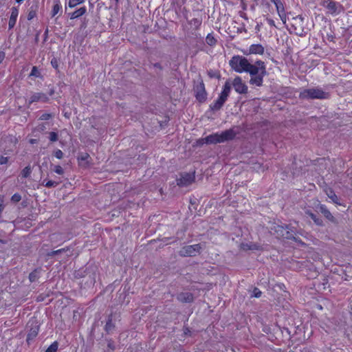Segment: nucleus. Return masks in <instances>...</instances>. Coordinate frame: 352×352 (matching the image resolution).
Masks as SVG:
<instances>
[{
    "label": "nucleus",
    "mask_w": 352,
    "mask_h": 352,
    "mask_svg": "<svg viewBox=\"0 0 352 352\" xmlns=\"http://www.w3.org/2000/svg\"><path fill=\"white\" fill-rule=\"evenodd\" d=\"M35 141H36L35 140L32 139V140H30V142L31 144H34L35 142Z\"/></svg>",
    "instance_id": "obj_58"
},
{
    "label": "nucleus",
    "mask_w": 352,
    "mask_h": 352,
    "mask_svg": "<svg viewBox=\"0 0 352 352\" xmlns=\"http://www.w3.org/2000/svg\"><path fill=\"white\" fill-rule=\"evenodd\" d=\"M261 294H262L261 292L258 289H257V288L254 289V294L256 298H259L261 296Z\"/></svg>",
    "instance_id": "obj_48"
},
{
    "label": "nucleus",
    "mask_w": 352,
    "mask_h": 352,
    "mask_svg": "<svg viewBox=\"0 0 352 352\" xmlns=\"http://www.w3.org/2000/svg\"><path fill=\"white\" fill-rule=\"evenodd\" d=\"M85 2V0H69L68 6L70 8L76 7L77 6L82 4Z\"/></svg>",
    "instance_id": "obj_29"
},
{
    "label": "nucleus",
    "mask_w": 352,
    "mask_h": 352,
    "mask_svg": "<svg viewBox=\"0 0 352 352\" xmlns=\"http://www.w3.org/2000/svg\"><path fill=\"white\" fill-rule=\"evenodd\" d=\"M204 140L208 144H216L218 143H221L219 133H212L206 136Z\"/></svg>",
    "instance_id": "obj_14"
},
{
    "label": "nucleus",
    "mask_w": 352,
    "mask_h": 352,
    "mask_svg": "<svg viewBox=\"0 0 352 352\" xmlns=\"http://www.w3.org/2000/svg\"><path fill=\"white\" fill-rule=\"evenodd\" d=\"M230 91L231 86L230 82H226L218 98L210 105V109L213 111L220 110L228 100Z\"/></svg>",
    "instance_id": "obj_3"
},
{
    "label": "nucleus",
    "mask_w": 352,
    "mask_h": 352,
    "mask_svg": "<svg viewBox=\"0 0 352 352\" xmlns=\"http://www.w3.org/2000/svg\"><path fill=\"white\" fill-rule=\"evenodd\" d=\"M58 349V342L57 341H54L47 347L45 352H57Z\"/></svg>",
    "instance_id": "obj_27"
},
{
    "label": "nucleus",
    "mask_w": 352,
    "mask_h": 352,
    "mask_svg": "<svg viewBox=\"0 0 352 352\" xmlns=\"http://www.w3.org/2000/svg\"><path fill=\"white\" fill-rule=\"evenodd\" d=\"M89 157V155L87 153L82 154L80 157H78V160L85 161Z\"/></svg>",
    "instance_id": "obj_46"
},
{
    "label": "nucleus",
    "mask_w": 352,
    "mask_h": 352,
    "mask_svg": "<svg viewBox=\"0 0 352 352\" xmlns=\"http://www.w3.org/2000/svg\"><path fill=\"white\" fill-rule=\"evenodd\" d=\"M38 330H39L38 327H36L35 328H32L30 329V331H29V333H28L27 340L29 341L30 340H33L34 338H35L38 333Z\"/></svg>",
    "instance_id": "obj_24"
},
{
    "label": "nucleus",
    "mask_w": 352,
    "mask_h": 352,
    "mask_svg": "<svg viewBox=\"0 0 352 352\" xmlns=\"http://www.w3.org/2000/svg\"><path fill=\"white\" fill-rule=\"evenodd\" d=\"M270 1L272 2L276 7L283 4L281 0H270Z\"/></svg>",
    "instance_id": "obj_49"
},
{
    "label": "nucleus",
    "mask_w": 352,
    "mask_h": 352,
    "mask_svg": "<svg viewBox=\"0 0 352 352\" xmlns=\"http://www.w3.org/2000/svg\"><path fill=\"white\" fill-rule=\"evenodd\" d=\"M114 327L113 324L112 323V317L111 316H109L108 320L106 322L104 329L106 331H109Z\"/></svg>",
    "instance_id": "obj_31"
},
{
    "label": "nucleus",
    "mask_w": 352,
    "mask_h": 352,
    "mask_svg": "<svg viewBox=\"0 0 352 352\" xmlns=\"http://www.w3.org/2000/svg\"><path fill=\"white\" fill-rule=\"evenodd\" d=\"M35 12L34 11H30L28 14V19L31 20L35 16Z\"/></svg>",
    "instance_id": "obj_50"
},
{
    "label": "nucleus",
    "mask_w": 352,
    "mask_h": 352,
    "mask_svg": "<svg viewBox=\"0 0 352 352\" xmlns=\"http://www.w3.org/2000/svg\"><path fill=\"white\" fill-rule=\"evenodd\" d=\"M176 182L179 187H186L191 185L195 182V170L190 173H181Z\"/></svg>",
    "instance_id": "obj_6"
},
{
    "label": "nucleus",
    "mask_w": 352,
    "mask_h": 352,
    "mask_svg": "<svg viewBox=\"0 0 352 352\" xmlns=\"http://www.w3.org/2000/svg\"><path fill=\"white\" fill-rule=\"evenodd\" d=\"M21 200V195L16 192L11 197V201L13 203H18Z\"/></svg>",
    "instance_id": "obj_36"
},
{
    "label": "nucleus",
    "mask_w": 352,
    "mask_h": 352,
    "mask_svg": "<svg viewBox=\"0 0 352 352\" xmlns=\"http://www.w3.org/2000/svg\"><path fill=\"white\" fill-rule=\"evenodd\" d=\"M276 12H277L280 20L282 21L283 23L285 24L286 21H287V16L285 14V10L283 3L278 6H276Z\"/></svg>",
    "instance_id": "obj_20"
},
{
    "label": "nucleus",
    "mask_w": 352,
    "mask_h": 352,
    "mask_svg": "<svg viewBox=\"0 0 352 352\" xmlns=\"http://www.w3.org/2000/svg\"><path fill=\"white\" fill-rule=\"evenodd\" d=\"M67 250H69L68 248H61V249H59V250H53V251H52L50 252H48L47 255L48 256H55L56 254H58L60 253L67 252Z\"/></svg>",
    "instance_id": "obj_30"
},
{
    "label": "nucleus",
    "mask_w": 352,
    "mask_h": 352,
    "mask_svg": "<svg viewBox=\"0 0 352 352\" xmlns=\"http://www.w3.org/2000/svg\"><path fill=\"white\" fill-rule=\"evenodd\" d=\"M232 85L236 92L241 94H245L248 93V86L240 76H236L234 78Z\"/></svg>",
    "instance_id": "obj_10"
},
{
    "label": "nucleus",
    "mask_w": 352,
    "mask_h": 352,
    "mask_svg": "<svg viewBox=\"0 0 352 352\" xmlns=\"http://www.w3.org/2000/svg\"><path fill=\"white\" fill-rule=\"evenodd\" d=\"M41 272V268L38 267L30 273L29 280H30V283H34L38 280V278H40Z\"/></svg>",
    "instance_id": "obj_21"
},
{
    "label": "nucleus",
    "mask_w": 352,
    "mask_h": 352,
    "mask_svg": "<svg viewBox=\"0 0 352 352\" xmlns=\"http://www.w3.org/2000/svg\"><path fill=\"white\" fill-rule=\"evenodd\" d=\"M32 173V170L30 166L25 167L21 173V175L23 178L28 177Z\"/></svg>",
    "instance_id": "obj_28"
},
{
    "label": "nucleus",
    "mask_w": 352,
    "mask_h": 352,
    "mask_svg": "<svg viewBox=\"0 0 352 352\" xmlns=\"http://www.w3.org/2000/svg\"><path fill=\"white\" fill-rule=\"evenodd\" d=\"M328 41L330 42H334L335 36L332 34L327 35Z\"/></svg>",
    "instance_id": "obj_53"
},
{
    "label": "nucleus",
    "mask_w": 352,
    "mask_h": 352,
    "mask_svg": "<svg viewBox=\"0 0 352 352\" xmlns=\"http://www.w3.org/2000/svg\"><path fill=\"white\" fill-rule=\"evenodd\" d=\"M1 243H5L2 240L0 239V244ZM1 251H2V250L0 248V252H1Z\"/></svg>",
    "instance_id": "obj_59"
},
{
    "label": "nucleus",
    "mask_w": 352,
    "mask_h": 352,
    "mask_svg": "<svg viewBox=\"0 0 352 352\" xmlns=\"http://www.w3.org/2000/svg\"><path fill=\"white\" fill-rule=\"evenodd\" d=\"M36 300L37 302H42L43 300H44V297L43 296L42 294H41L36 297Z\"/></svg>",
    "instance_id": "obj_54"
},
{
    "label": "nucleus",
    "mask_w": 352,
    "mask_h": 352,
    "mask_svg": "<svg viewBox=\"0 0 352 352\" xmlns=\"http://www.w3.org/2000/svg\"><path fill=\"white\" fill-rule=\"evenodd\" d=\"M87 12V8L85 6H82L77 10H76L74 12L69 13V18L70 19L73 20L77 18H79L84 15Z\"/></svg>",
    "instance_id": "obj_18"
},
{
    "label": "nucleus",
    "mask_w": 352,
    "mask_h": 352,
    "mask_svg": "<svg viewBox=\"0 0 352 352\" xmlns=\"http://www.w3.org/2000/svg\"><path fill=\"white\" fill-rule=\"evenodd\" d=\"M265 49L261 44H252L249 47V54L263 55Z\"/></svg>",
    "instance_id": "obj_16"
},
{
    "label": "nucleus",
    "mask_w": 352,
    "mask_h": 352,
    "mask_svg": "<svg viewBox=\"0 0 352 352\" xmlns=\"http://www.w3.org/2000/svg\"><path fill=\"white\" fill-rule=\"evenodd\" d=\"M274 232L276 234L277 238L296 240V238L294 237V231H293L287 225H277L276 226H274Z\"/></svg>",
    "instance_id": "obj_5"
},
{
    "label": "nucleus",
    "mask_w": 352,
    "mask_h": 352,
    "mask_svg": "<svg viewBox=\"0 0 352 352\" xmlns=\"http://www.w3.org/2000/svg\"><path fill=\"white\" fill-rule=\"evenodd\" d=\"M324 192L326 193V195H327V197L335 204H338V196L336 195V194L335 193L334 190H333V188H330V187H327L325 189H324Z\"/></svg>",
    "instance_id": "obj_19"
},
{
    "label": "nucleus",
    "mask_w": 352,
    "mask_h": 352,
    "mask_svg": "<svg viewBox=\"0 0 352 352\" xmlns=\"http://www.w3.org/2000/svg\"><path fill=\"white\" fill-rule=\"evenodd\" d=\"M195 96L197 101L199 102H204L207 98V92L206 91L205 85L201 80L195 87Z\"/></svg>",
    "instance_id": "obj_8"
},
{
    "label": "nucleus",
    "mask_w": 352,
    "mask_h": 352,
    "mask_svg": "<svg viewBox=\"0 0 352 352\" xmlns=\"http://www.w3.org/2000/svg\"><path fill=\"white\" fill-rule=\"evenodd\" d=\"M49 100L47 95L43 92H36L31 95L27 101L28 106L30 107L32 103L41 102H47Z\"/></svg>",
    "instance_id": "obj_11"
},
{
    "label": "nucleus",
    "mask_w": 352,
    "mask_h": 352,
    "mask_svg": "<svg viewBox=\"0 0 352 352\" xmlns=\"http://www.w3.org/2000/svg\"><path fill=\"white\" fill-rule=\"evenodd\" d=\"M309 216L311 217V218L314 220V221L317 225H321L322 224V221L321 219H320L319 218H318L316 214H314L311 212L309 214Z\"/></svg>",
    "instance_id": "obj_41"
},
{
    "label": "nucleus",
    "mask_w": 352,
    "mask_h": 352,
    "mask_svg": "<svg viewBox=\"0 0 352 352\" xmlns=\"http://www.w3.org/2000/svg\"><path fill=\"white\" fill-rule=\"evenodd\" d=\"M53 171L58 175H62L64 174V170L60 165H55L53 168Z\"/></svg>",
    "instance_id": "obj_34"
},
{
    "label": "nucleus",
    "mask_w": 352,
    "mask_h": 352,
    "mask_svg": "<svg viewBox=\"0 0 352 352\" xmlns=\"http://www.w3.org/2000/svg\"><path fill=\"white\" fill-rule=\"evenodd\" d=\"M318 309H322V306H321V305H320V306L318 307Z\"/></svg>",
    "instance_id": "obj_62"
},
{
    "label": "nucleus",
    "mask_w": 352,
    "mask_h": 352,
    "mask_svg": "<svg viewBox=\"0 0 352 352\" xmlns=\"http://www.w3.org/2000/svg\"><path fill=\"white\" fill-rule=\"evenodd\" d=\"M4 208V197L0 195V213L3 210Z\"/></svg>",
    "instance_id": "obj_44"
},
{
    "label": "nucleus",
    "mask_w": 352,
    "mask_h": 352,
    "mask_svg": "<svg viewBox=\"0 0 352 352\" xmlns=\"http://www.w3.org/2000/svg\"><path fill=\"white\" fill-rule=\"evenodd\" d=\"M265 21H267V24L269 25H270L271 27H274V28H277V27L275 24V22L272 19H271L270 17H266Z\"/></svg>",
    "instance_id": "obj_43"
},
{
    "label": "nucleus",
    "mask_w": 352,
    "mask_h": 352,
    "mask_svg": "<svg viewBox=\"0 0 352 352\" xmlns=\"http://www.w3.org/2000/svg\"><path fill=\"white\" fill-rule=\"evenodd\" d=\"M293 20L296 22V25H298L300 28H302L304 18L302 15H298L293 18Z\"/></svg>",
    "instance_id": "obj_32"
},
{
    "label": "nucleus",
    "mask_w": 352,
    "mask_h": 352,
    "mask_svg": "<svg viewBox=\"0 0 352 352\" xmlns=\"http://www.w3.org/2000/svg\"><path fill=\"white\" fill-rule=\"evenodd\" d=\"M330 96L328 92L324 91L320 88L305 89L300 92V99H327Z\"/></svg>",
    "instance_id": "obj_2"
},
{
    "label": "nucleus",
    "mask_w": 352,
    "mask_h": 352,
    "mask_svg": "<svg viewBox=\"0 0 352 352\" xmlns=\"http://www.w3.org/2000/svg\"><path fill=\"white\" fill-rule=\"evenodd\" d=\"M184 333L186 335V336H191V331L189 327H184Z\"/></svg>",
    "instance_id": "obj_47"
},
{
    "label": "nucleus",
    "mask_w": 352,
    "mask_h": 352,
    "mask_svg": "<svg viewBox=\"0 0 352 352\" xmlns=\"http://www.w3.org/2000/svg\"><path fill=\"white\" fill-rule=\"evenodd\" d=\"M62 10V6L59 0L54 2L52 10V16H55L58 12Z\"/></svg>",
    "instance_id": "obj_22"
},
{
    "label": "nucleus",
    "mask_w": 352,
    "mask_h": 352,
    "mask_svg": "<svg viewBox=\"0 0 352 352\" xmlns=\"http://www.w3.org/2000/svg\"><path fill=\"white\" fill-rule=\"evenodd\" d=\"M30 76H35V77H39L40 76V72H39L38 68L36 66H34L32 68V70H31Z\"/></svg>",
    "instance_id": "obj_38"
},
{
    "label": "nucleus",
    "mask_w": 352,
    "mask_h": 352,
    "mask_svg": "<svg viewBox=\"0 0 352 352\" xmlns=\"http://www.w3.org/2000/svg\"><path fill=\"white\" fill-rule=\"evenodd\" d=\"M54 116V115L52 113H43L40 117H39V120H48L51 118H52Z\"/></svg>",
    "instance_id": "obj_35"
},
{
    "label": "nucleus",
    "mask_w": 352,
    "mask_h": 352,
    "mask_svg": "<svg viewBox=\"0 0 352 352\" xmlns=\"http://www.w3.org/2000/svg\"><path fill=\"white\" fill-rule=\"evenodd\" d=\"M315 259H320V256H319V254H317V256H316Z\"/></svg>",
    "instance_id": "obj_60"
},
{
    "label": "nucleus",
    "mask_w": 352,
    "mask_h": 352,
    "mask_svg": "<svg viewBox=\"0 0 352 352\" xmlns=\"http://www.w3.org/2000/svg\"><path fill=\"white\" fill-rule=\"evenodd\" d=\"M154 66H155V67H157V68L162 69V67H161V65H160V63H155V64L154 65Z\"/></svg>",
    "instance_id": "obj_55"
},
{
    "label": "nucleus",
    "mask_w": 352,
    "mask_h": 352,
    "mask_svg": "<svg viewBox=\"0 0 352 352\" xmlns=\"http://www.w3.org/2000/svg\"><path fill=\"white\" fill-rule=\"evenodd\" d=\"M206 42L208 45L214 47L217 45V40L214 38L212 33H209L206 37Z\"/></svg>",
    "instance_id": "obj_23"
},
{
    "label": "nucleus",
    "mask_w": 352,
    "mask_h": 352,
    "mask_svg": "<svg viewBox=\"0 0 352 352\" xmlns=\"http://www.w3.org/2000/svg\"><path fill=\"white\" fill-rule=\"evenodd\" d=\"M236 132L232 129L222 131L221 133H219L221 143L234 140L236 137Z\"/></svg>",
    "instance_id": "obj_12"
},
{
    "label": "nucleus",
    "mask_w": 352,
    "mask_h": 352,
    "mask_svg": "<svg viewBox=\"0 0 352 352\" xmlns=\"http://www.w3.org/2000/svg\"><path fill=\"white\" fill-rule=\"evenodd\" d=\"M51 65L52 66L56 69V70H58V60L57 58H53L52 60H51Z\"/></svg>",
    "instance_id": "obj_42"
},
{
    "label": "nucleus",
    "mask_w": 352,
    "mask_h": 352,
    "mask_svg": "<svg viewBox=\"0 0 352 352\" xmlns=\"http://www.w3.org/2000/svg\"><path fill=\"white\" fill-rule=\"evenodd\" d=\"M202 21L200 19L193 18L192 19L189 23L194 28L195 30H199L201 27Z\"/></svg>",
    "instance_id": "obj_25"
},
{
    "label": "nucleus",
    "mask_w": 352,
    "mask_h": 352,
    "mask_svg": "<svg viewBox=\"0 0 352 352\" xmlns=\"http://www.w3.org/2000/svg\"><path fill=\"white\" fill-rule=\"evenodd\" d=\"M6 56L4 52H0V64L3 62Z\"/></svg>",
    "instance_id": "obj_52"
},
{
    "label": "nucleus",
    "mask_w": 352,
    "mask_h": 352,
    "mask_svg": "<svg viewBox=\"0 0 352 352\" xmlns=\"http://www.w3.org/2000/svg\"><path fill=\"white\" fill-rule=\"evenodd\" d=\"M9 158L8 157L1 156L0 157V165L6 164L8 162Z\"/></svg>",
    "instance_id": "obj_45"
},
{
    "label": "nucleus",
    "mask_w": 352,
    "mask_h": 352,
    "mask_svg": "<svg viewBox=\"0 0 352 352\" xmlns=\"http://www.w3.org/2000/svg\"><path fill=\"white\" fill-rule=\"evenodd\" d=\"M350 314H351V315H352V305H351Z\"/></svg>",
    "instance_id": "obj_61"
},
{
    "label": "nucleus",
    "mask_w": 352,
    "mask_h": 352,
    "mask_svg": "<svg viewBox=\"0 0 352 352\" xmlns=\"http://www.w3.org/2000/svg\"><path fill=\"white\" fill-rule=\"evenodd\" d=\"M245 72L251 76L250 83L252 85L261 87L263 83V78L266 75V67L265 63L261 60L256 61L255 65L248 63Z\"/></svg>",
    "instance_id": "obj_1"
},
{
    "label": "nucleus",
    "mask_w": 352,
    "mask_h": 352,
    "mask_svg": "<svg viewBox=\"0 0 352 352\" xmlns=\"http://www.w3.org/2000/svg\"><path fill=\"white\" fill-rule=\"evenodd\" d=\"M320 5L328 10V12L332 15L338 14L340 12L338 10V7L341 6L332 0H321Z\"/></svg>",
    "instance_id": "obj_9"
},
{
    "label": "nucleus",
    "mask_w": 352,
    "mask_h": 352,
    "mask_svg": "<svg viewBox=\"0 0 352 352\" xmlns=\"http://www.w3.org/2000/svg\"><path fill=\"white\" fill-rule=\"evenodd\" d=\"M309 216L311 217V218L314 220V221L317 225H321L322 224V221L321 219H320L319 218H318L316 214H314L311 212L309 214Z\"/></svg>",
    "instance_id": "obj_40"
},
{
    "label": "nucleus",
    "mask_w": 352,
    "mask_h": 352,
    "mask_svg": "<svg viewBox=\"0 0 352 352\" xmlns=\"http://www.w3.org/2000/svg\"><path fill=\"white\" fill-rule=\"evenodd\" d=\"M208 75L210 76V77L212 78V77H214V75H212V73H211V72H208Z\"/></svg>",
    "instance_id": "obj_57"
},
{
    "label": "nucleus",
    "mask_w": 352,
    "mask_h": 352,
    "mask_svg": "<svg viewBox=\"0 0 352 352\" xmlns=\"http://www.w3.org/2000/svg\"><path fill=\"white\" fill-rule=\"evenodd\" d=\"M201 246L199 243L186 245L181 248L179 254L181 256H195L200 252Z\"/></svg>",
    "instance_id": "obj_7"
},
{
    "label": "nucleus",
    "mask_w": 352,
    "mask_h": 352,
    "mask_svg": "<svg viewBox=\"0 0 352 352\" xmlns=\"http://www.w3.org/2000/svg\"><path fill=\"white\" fill-rule=\"evenodd\" d=\"M19 15V9L16 7H12L11 8V14L8 21L9 30L12 29L16 23V19Z\"/></svg>",
    "instance_id": "obj_13"
},
{
    "label": "nucleus",
    "mask_w": 352,
    "mask_h": 352,
    "mask_svg": "<svg viewBox=\"0 0 352 352\" xmlns=\"http://www.w3.org/2000/svg\"><path fill=\"white\" fill-rule=\"evenodd\" d=\"M24 0H16V2L19 4H21V3H23Z\"/></svg>",
    "instance_id": "obj_56"
},
{
    "label": "nucleus",
    "mask_w": 352,
    "mask_h": 352,
    "mask_svg": "<svg viewBox=\"0 0 352 352\" xmlns=\"http://www.w3.org/2000/svg\"><path fill=\"white\" fill-rule=\"evenodd\" d=\"M320 210L324 216L329 220L333 221V216L331 214L330 211L326 208L325 206H321Z\"/></svg>",
    "instance_id": "obj_26"
},
{
    "label": "nucleus",
    "mask_w": 352,
    "mask_h": 352,
    "mask_svg": "<svg viewBox=\"0 0 352 352\" xmlns=\"http://www.w3.org/2000/svg\"><path fill=\"white\" fill-rule=\"evenodd\" d=\"M249 61L242 56H234L230 60V65L232 69L237 73L245 72L248 69Z\"/></svg>",
    "instance_id": "obj_4"
},
{
    "label": "nucleus",
    "mask_w": 352,
    "mask_h": 352,
    "mask_svg": "<svg viewBox=\"0 0 352 352\" xmlns=\"http://www.w3.org/2000/svg\"><path fill=\"white\" fill-rule=\"evenodd\" d=\"M107 346L112 351H113L115 349V345H114L113 342H112V341H109L108 342Z\"/></svg>",
    "instance_id": "obj_51"
},
{
    "label": "nucleus",
    "mask_w": 352,
    "mask_h": 352,
    "mask_svg": "<svg viewBox=\"0 0 352 352\" xmlns=\"http://www.w3.org/2000/svg\"><path fill=\"white\" fill-rule=\"evenodd\" d=\"M54 156L58 159V160H61L63 156H64V153H63V151L60 149H56L54 151V153H53Z\"/></svg>",
    "instance_id": "obj_37"
},
{
    "label": "nucleus",
    "mask_w": 352,
    "mask_h": 352,
    "mask_svg": "<svg viewBox=\"0 0 352 352\" xmlns=\"http://www.w3.org/2000/svg\"><path fill=\"white\" fill-rule=\"evenodd\" d=\"M58 184V182H54L52 180H48L45 183L44 186L47 188H52V187L56 186Z\"/></svg>",
    "instance_id": "obj_39"
},
{
    "label": "nucleus",
    "mask_w": 352,
    "mask_h": 352,
    "mask_svg": "<svg viewBox=\"0 0 352 352\" xmlns=\"http://www.w3.org/2000/svg\"><path fill=\"white\" fill-rule=\"evenodd\" d=\"M49 139L50 142H54L58 140V135L56 132L51 131L49 133Z\"/></svg>",
    "instance_id": "obj_33"
},
{
    "label": "nucleus",
    "mask_w": 352,
    "mask_h": 352,
    "mask_svg": "<svg viewBox=\"0 0 352 352\" xmlns=\"http://www.w3.org/2000/svg\"><path fill=\"white\" fill-rule=\"evenodd\" d=\"M177 299L182 302H191L193 301V294L190 292H182L178 294Z\"/></svg>",
    "instance_id": "obj_17"
},
{
    "label": "nucleus",
    "mask_w": 352,
    "mask_h": 352,
    "mask_svg": "<svg viewBox=\"0 0 352 352\" xmlns=\"http://www.w3.org/2000/svg\"><path fill=\"white\" fill-rule=\"evenodd\" d=\"M241 250L244 251L248 250H262V246L258 243H241L240 245Z\"/></svg>",
    "instance_id": "obj_15"
}]
</instances>
